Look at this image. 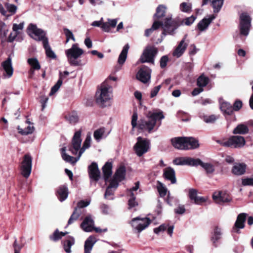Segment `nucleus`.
Returning <instances> with one entry per match:
<instances>
[{
	"label": "nucleus",
	"instance_id": "9d476101",
	"mask_svg": "<svg viewBox=\"0 0 253 253\" xmlns=\"http://www.w3.org/2000/svg\"><path fill=\"white\" fill-rule=\"evenodd\" d=\"M251 18L247 13H243L240 16L239 30L241 35L247 36L249 34Z\"/></svg>",
	"mask_w": 253,
	"mask_h": 253
},
{
	"label": "nucleus",
	"instance_id": "9b49d317",
	"mask_svg": "<svg viewBox=\"0 0 253 253\" xmlns=\"http://www.w3.org/2000/svg\"><path fill=\"white\" fill-rule=\"evenodd\" d=\"M28 33L30 37L37 41H42V44L45 39L46 33L42 29L38 28L36 25L30 24L28 28Z\"/></svg>",
	"mask_w": 253,
	"mask_h": 253
},
{
	"label": "nucleus",
	"instance_id": "052dcab7",
	"mask_svg": "<svg viewBox=\"0 0 253 253\" xmlns=\"http://www.w3.org/2000/svg\"><path fill=\"white\" fill-rule=\"evenodd\" d=\"M162 85H159L154 87L151 91L150 97L153 98L156 96L159 92L160 89L161 88Z\"/></svg>",
	"mask_w": 253,
	"mask_h": 253
},
{
	"label": "nucleus",
	"instance_id": "49530a36",
	"mask_svg": "<svg viewBox=\"0 0 253 253\" xmlns=\"http://www.w3.org/2000/svg\"><path fill=\"white\" fill-rule=\"evenodd\" d=\"M19 133L22 135H28L32 133L34 130V127L33 126L29 125L24 129L20 128L19 126L17 127Z\"/></svg>",
	"mask_w": 253,
	"mask_h": 253
},
{
	"label": "nucleus",
	"instance_id": "2f4dec72",
	"mask_svg": "<svg viewBox=\"0 0 253 253\" xmlns=\"http://www.w3.org/2000/svg\"><path fill=\"white\" fill-rule=\"evenodd\" d=\"M57 196L59 200L62 202L66 200L68 195V188L65 185L60 186L57 190Z\"/></svg>",
	"mask_w": 253,
	"mask_h": 253
},
{
	"label": "nucleus",
	"instance_id": "c9c22d12",
	"mask_svg": "<svg viewBox=\"0 0 253 253\" xmlns=\"http://www.w3.org/2000/svg\"><path fill=\"white\" fill-rule=\"evenodd\" d=\"M118 184L115 180H111L109 185L107 187L104 195L105 198L107 199L108 196L113 194L114 191L112 189H116Z\"/></svg>",
	"mask_w": 253,
	"mask_h": 253
},
{
	"label": "nucleus",
	"instance_id": "393cba45",
	"mask_svg": "<svg viewBox=\"0 0 253 253\" xmlns=\"http://www.w3.org/2000/svg\"><path fill=\"white\" fill-rule=\"evenodd\" d=\"M126 173V168L124 166H120L116 170L113 178L111 180H115L118 184L125 178Z\"/></svg>",
	"mask_w": 253,
	"mask_h": 253
},
{
	"label": "nucleus",
	"instance_id": "f03ea898",
	"mask_svg": "<svg viewBox=\"0 0 253 253\" xmlns=\"http://www.w3.org/2000/svg\"><path fill=\"white\" fill-rule=\"evenodd\" d=\"M179 26L178 22L175 20L172 19L170 17L166 18L164 23L155 21L151 28L145 30V35L146 37H149L154 30L161 26L163 29L162 34L165 36L167 34L172 35Z\"/></svg>",
	"mask_w": 253,
	"mask_h": 253
},
{
	"label": "nucleus",
	"instance_id": "2eb2a0df",
	"mask_svg": "<svg viewBox=\"0 0 253 253\" xmlns=\"http://www.w3.org/2000/svg\"><path fill=\"white\" fill-rule=\"evenodd\" d=\"M187 37V35L186 34L179 42L172 53V55L173 56L179 58L184 53L188 46V43L185 42Z\"/></svg>",
	"mask_w": 253,
	"mask_h": 253
},
{
	"label": "nucleus",
	"instance_id": "a18cd8bd",
	"mask_svg": "<svg viewBox=\"0 0 253 253\" xmlns=\"http://www.w3.org/2000/svg\"><path fill=\"white\" fill-rule=\"evenodd\" d=\"M201 167L206 170L208 174H212L215 170L214 166L211 163H205L202 162Z\"/></svg>",
	"mask_w": 253,
	"mask_h": 253
},
{
	"label": "nucleus",
	"instance_id": "69168bd1",
	"mask_svg": "<svg viewBox=\"0 0 253 253\" xmlns=\"http://www.w3.org/2000/svg\"><path fill=\"white\" fill-rule=\"evenodd\" d=\"M196 19V17L193 16L187 17L184 20L185 25L189 26L192 24Z\"/></svg>",
	"mask_w": 253,
	"mask_h": 253
},
{
	"label": "nucleus",
	"instance_id": "f704fd0d",
	"mask_svg": "<svg viewBox=\"0 0 253 253\" xmlns=\"http://www.w3.org/2000/svg\"><path fill=\"white\" fill-rule=\"evenodd\" d=\"M109 132H106L104 127H101L96 129L93 133V136L95 140L99 141L101 139L106 137L108 134Z\"/></svg>",
	"mask_w": 253,
	"mask_h": 253
},
{
	"label": "nucleus",
	"instance_id": "09e8293b",
	"mask_svg": "<svg viewBox=\"0 0 253 253\" xmlns=\"http://www.w3.org/2000/svg\"><path fill=\"white\" fill-rule=\"evenodd\" d=\"M209 83V78L204 76H200L197 79V85L201 87H204Z\"/></svg>",
	"mask_w": 253,
	"mask_h": 253
},
{
	"label": "nucleus",
	"instance_id": "39448f33",
	"mask_svg": "<svg viewBox=\"0 0 253 253\" xmlns=\"http://www.w3.org/2000/svg\"><path fill=\"white\" fill-rule=\"evenodd\" d=\"M172 146L180 150L193 149L199 146L198 141L192 137H177L171 139Z\"/></svg>",
	"mask_w": 253,
	"mask_h": 253
},
{
	"label": "nucleus",
	"instance_id": "a878e982",
	"mask_svg": "<svg viewBox=\"0 0 253 253\" xmlns=\"http://www.w3.org/2000/svg\"><path fill=\"white\" fill-rule=\"evenodd\" d=\"M215 18V16L211 15L208 18H204L200 21L197 25L198 29L201 32L206 30L211 23Z\"/></svg>",
	"mask_w": 253,
	"mask_h": 253
},
{
	"label": "nucleus",
	"instance_id": "3c124183",
	"mask_svg": "<svg viewBox=\"0 0 253 253\" xmlns=\"http://www.w3.org/2000/svg\"><path fill=\"white\" fill-rule=\"evenodd\" d=\"M64 34L66 37V42L67 43L70 39H72L74 42L75 41V38L72 32L67 28H64Z\"/></svg>",
	"mask_w": 253,
	"mask_h": 253
},
{
	"label": "nucleus",
	"instance_id": "37998d69",
	"mask_svg": "<svg viewBox=\"0 0 253 253\" xmlns=\"http://www.w3.org/2000/svg\"><path fill=\"white\" fill-rule=\"evenodd\" d=\"M201 118L207 124H212L214 123L218 117L214 115H203L201 116Z\"/></svg>",
	"mask_w": 253,
	"mask_h": 253
},
{
	"label": "nucleus",
	"instance_id": "8fccbe9b",
	"mask_svg": "<svg viewBox=\"0 0 253 253\" xmlns=\"http://www.w3.org/2000/svg\"><path fill=\"white\" fill-rule=\"evenodd\" d=\"M157 189L160 196L164 197L166 195L167 189L161 182H158Z\"/></svg>",
	"mask_w": 253,
	"mask_h": 253
},
{
	"label": "nucleus",
	"instance_id": "1a4fd4ad",
	"mask_svg": "<svg viewBox=\"0 0 253 253\" xmlns=\"http://www.w3.org/2000/svg\"><path fill=\"white\" fill-rule=\"evenodd\" d=\"M137 141L133 148L136 155L138 157H141L149 151L150 142L149 140L143 139L140 136L137 137Z\"/></svg>",
	"mask_w": 253,
	"mask_h": 253
},
{
	"label": "nucleus",
	"instance_id": "ea45409f",
	"mask_svg": "<svg viewBox=\"0 0 253 253\" xmlns=\"http://www.w3.org/2000/svg\"><path fill=\"white\" fill-rule=\"evenodd\" d=\"M78 156L76 158H74L72 156L68 155L66 153H63L62 156V159L66 162L70 163L71 164H75L80 159L81 156H79V152L77 154Z\"/></svg>",
	"mask_w": 253,
	"mask_h": 253
},
{
	"label": "nucleus",
	"instance_id": "a211bd4d",
	"mask_svg": "<svg viewBox=\"0 0 253 253\" xmlns=\"http://www.w3.org/2000/svg\"><path fill=\"white\" fill-rule=\"evenodd\" d=\"M1 65L4 71L3 76L7 78H10L13 73V69L11 58L8 57L5 61L2 63Z\"/></svg>",
	"mask_w": 253,
	"mask_h": 253
},
{
	"label": "nucleus",
	"instance_id": "680f3d73",
	"mask_svg": "<svg viewBox=\"0 0 253 253\" xmlns=\"http://www.w3.org/2000/svg\"><path fill=\"white\" fill-rule=\"evenodd\" d=\"M137 119H138L137 113L136 112H134L132 116L131 123L133 128L136 127V126H137Z\"/></svg>",
	"mask_w": 253,
	"mask_h": 253
},
{
	"label": "nucleus",
	"instance_id": "4be33fe9",
	"mask_svg": "<svg viewBox=\"0 0 253 253\" xmlns=\"http://www.w3.org/2000/svg\"><path fill=\"white\" fill-rule=\"evenodd\" d=\"M247 214L241 213L239 214L237 218L232 231L234 232L238 233L239 229H242L244 227V223L246 221Z\"/></svg>",
	"mask_w": 253,
	"mask_h": 253
},
{
	"label": "nucleus",
	"instance_id": "412c9836",
	"mask_svg": "<svg viewBox=\"0 0 253 253\" xmlns=\"http://www.w3.org/2000/svg\"><path fill=\"white\" fill-rule=\"evenodd\" d=\"M163 177L166 180L170 181L171 184H175L176 182L175 170L170 167L164 169Z\"/></svg>",
	"mask_w": 253,
	"mask_h": 253
},
{
	"label": "nucleus",
	"instance_id": "603ef678",
	"mask_svg": "<svg viewBox=\"0 0 253 253\" xmlns=\"http://www.w3.org/2000/svg\"><path fill=\"white\" fill-rule=\"evenodd\" d=\"M5 7L7 11L11 13V14H14L15 13L17 10V6L13 4L6 3Z\"/></svg>",
	"mask_w": 253,
	"mask_h": 253
},
{
	"label": "nucleus",
	"instance_id": "58836bf2",
	"mask_svg": "<svg viewBox=\"0 0 253 253\" xmlns=\"http://www.w3.org/2000/svg\"><path fill=\"white\" fill-rule=\"evenodd\" d=\"M82 211L80 210L78 208H75L74 211L70 216L68 221V224L70 225L77 220L80 216L81 215Z\"/></svg>",
	"mask_w": 253,
	"mask_h": 253
},
{
	"label": "nucleus",
	"instance_id": "5701e85b",
	"mask_svg": "<svg viewBox=\"0 0 253 253\" xmlns=\"http://www.w3.org/2000/svg\"><path fill=\"white\" fill-rule=\"evenodd\" d=\"M198 191L196 189L191 188L189 189L188 196L191 201H193L195 204L200 205L205 202L206 199L203 197L197 196Z\"/></svg>",
	"mask_w": 253,
	"mask_h": 253
},
{
	"label": "nucleus",
	"instance_id": "0e129e2a",
	"mask_svg": "<svg viewBox=\"0 0 253 253\" xmlns=\"http://www.w3.org/2000/svg\"><path fill=\"white\" fill-rule=\"evenodd\" d=\"M168 60V57L166 55L163 56L161 57L160 60V66L162 68H164L166 67Z\"/></svg>",
	"mask_w": 253,
	"mask_h": 253
},
{
	"label": "nucleus",
	"instance_id": "f3484780",
	"mask_svg": "<svg viewBox=\"0 0 253 253\" xmlns=\"http://www.w3.org/2000/svg\"><path fill=\"white\" fill-rule=\"evenodd\" d=\"M139 187V182L137 181L135 183L134 186L128 190L129 192L128 195L130 197L128 202L129 209L134 208L138 205L137 202L135 201V195L134 192L137 191Z\"/></svg>",
	"mask_w": 253,
	"mask_h": 253
},
{
	"label": "nucleus",
	"instance_id": "6e6552de",
	"mask_svg": "<svg viewBox=\"0 0 253 253\" xmlns=\"http://www.w3.org/2000/svg\"><path fill=\"white\" fill-rule=\"evenodd\" d=\"M151 222V220L149 218L137 217L133 218L129 223L133 228V231L140 233L146 229L150 224Z\"/></svg>",
	"mask_w": 253,
	"mask_h": 253
},
{
	"label": "nucleus",
	"instance_id": "f257e3e1",
	"mask_svg": "<svg viewBox=\"0 0 253 253\" xmlns=\"http://www.w3.org/2000/svg\"><path fill=\"white\" fill-rule=\"evenodd\" d=\"M164 118V115L162 111L149 112L146 119H141L138 121V128L143 131L151 133L156 126V122L161 121Z\"/></svg>",
	"mask_w": 253,
	"mask_h": 253
},
{
	"label": "nucleus",
	"instance_id": "aec40b11",
	"mask_svg": "<svg viewBox=\"0 0 253 253\" xmlns=\"http://www.w3.org/2000/svg\"><path fill=\"white\" fill-rule=\"evenodd\" d=\"M94 225V220L92 216L89 215L87 216L81 224V227L85 232H91Z\"/></svg>",
	"mask_w": 253,
	"mask_h": 253
},
{
	"label": "nucleus",
	"instance_id": "0eeeda50",
	"mask_svg": "<svg viewBox=\"0 0 253 253\" xmlns=\"http://www.w3.org/2000/svg\"><path fill=\"white\" fill-rule=\"evenodd\" d=\"M217 142L222 146L231 148L242 147L246 143L244 137L239 135L232 136L228 139L218 140Z\"/></svg>",
	"mask_w": 253,
	"mask_h": 253
},
{
	"label": "nucleus",
	"instance_id": "b1692460",
	"mask_svg": "<svg viewBox=\"0 0 253 253\" xmlns=\"http://www.w3.org/2000/svg\"><path fill=\"white\" fill-rule=\"evenodd\" d=\"M69 74V72L67 71H64L63 73H62L61 72L59 73V79L57 82L56 84L53 86L52 87L50 92L49 93V95H52L58 90V89H59V88L62 84L63 80L66 76H68Z\"/></svg>",
	"mask_w": 253,
	"mask_h": 253
},
{
	"label": "nucleus",
	"instance_id": "79ce46f5",
	"mask_svg": "<svg viewBox=\"0 0 253 253\" xmlns=\"http://www.w3.org/2000/svg\"><path fill=\"white\" fill-rule=\"evenodd\" d=\"M220 108L222 111L230 115L233 112V107L231 104L228 102H223L220 105Z\"/></svg>",
	"mask_w": 253,
	"mask_h": 253
},
{
	"label": "nucleus",
	"instance_id": "bf43d9fd",
	"mask_svg": "<svg viewBox=\"0 0 253 253\" xmlns=\"http://www.w3.org/2000/svg\"><path fill=\"white\" fill-rule=\"evenodd\" d=\"M242 184L243 186H253V178L242 179Z\"/></svg>",
	"mask_w": 253,
	"mask_h": 253
},
{
	"label": "nucleus",
	"instance_id": "72a5a7b5",
	"mask_svg": "<svg viewBox=\"0 0 253 253\" xmlns=\"http://www.w3.org/2000/svg\"><path fill=\"white\" fill-rule=\"evenodd\" d=\"M43 46L45 49L46 55L48 57L52 59H55L56 58L55 53L49 45L48 39H45L43 41Z\"/></svg>",
	"mask_w": 253,
	"mask_h": 253
},
{
	"label": "nucleus",
	"instance_id": "13d9d810",
	"mask_svg": "<svg viewBox=\"0 0 253 253\" xmlns=\"http://www.w3.org/2000/svg\"><path fill=\"white\" fill-rule=\"evenodd\" d=\"M185 157L176 158L173 160V163L175 165H185Z\"/></svg>",
	"mask_w": 253,
	"mask_h": 253
},
{
	"label": "nucleus",
	"instance_id": "4468645a",
	"mask_svg": "<svg viewBox=\"0 0 253 253\" xmlns=\"http://www.w3.org/2000/svg\"><path fill=\"white\" fill-rule=\"evenodd\" d=\"M151 69L147 66H143L139 70L137 75V79L141 82L147 83L151 78Z\"/></svg>",
	"mask_w": 253,
	"mask_h": 253
},
{
	"label": "nucleus",
	"instance_id": "c03bdc74",
	"mask_svg": "<svg viewBox=\"0 0 253 253\" xmlns=\"http://www.w3.org/2000/svg\"><path fill=\"white\" fill-rule=\"evenodd\" d=\"M28 63L31 66V68L34 70H40V64L36 58H29L27 60Z\"/></svg>",
	"mask_w": 253,
	"mask_h": 253
},
{
	"label": "nucleus",
	"instance_id": "a19ab883",
	"mask_svg": "<svg viewBox=\"0 0 253 253\" xmlns=\"http://www.w3.org/2000/svg\"><path fill=\"white\" fill-rule=\"evenodd\" d=\"M67 234H68L67 232H59L58 229H56L53 234L50 236L49 238L51 240L57 241L60 240L63 236H65Z\"/></svg>",
	"mask_w": 253,
	"mask_h": 253
},
{
	"label": "nucleus",
	"instance_id": "cd10ccee",
	"mask_svg": "<svg viewBox=\"0 0 253 253\" xmlns=\"http://www.w3.org/2000/svg\"><path fill=\"white\" fill-rule=\"evenodd\" d=\"M75 239L71 236L67 237L65 240L62 241L64 250L66 253H71V247L75 244Z\"/></svg>",
	"mask_w": 253,
	"mask_h": 253
},
{
	"label": "nucleus",
	"instance_id": "c85d7f7f",
	"mask_svg": "<svg viewBox=\"0 0 253 253\" xmlns=\"http://www.w3.org/2000/svg\"><path fill=\"white\" fill-rule=\"evenodd\" d=\"M246 165L244 163H235L232 169L233 174L241 175L245 173Z\"/></svg>",
	"mask_w": 253,
	"mask_h": 253
},
{
	"label": "nucleus",
	"instance_id": "864d4df0",
	"mask_svg": "<svg viewBox=\"0 0 253 253\" xmlns=\"http://www.w3.org/2000/svg\"><path fill=\"white\" fill-rule=\"evenodd\" d=\"M168 227V224L165 223L162 224L158 227L154 228V232L156 234H158L160 232H163L165 231Z\"/></svg>",
	"mask_w": 253,
	"mask_h": 253
},
{
	"label": "nucleus",
	"instance_id": "4d7b16f0",
	"mask_svg": "<svg viewBox=\"0 0 253 253\" xmlns=\"http://www.w3.org/2000/svg\"><path fill=\"white\" fill-rule=\"evenodd\" d=\"M191 8V5L190 4H188L185 2L181 3L180 5V9L183 12H189Z\"/></svg>",
	"mask_w": 253,
	"mask_h": 253
},
{
	"label": "nucleus",
	"instance_id": "7ed1b4c3",
	"mask_svg": "<svg viewBox=\"0 0 253 253\" xmlns=\"http://www.w3.org/2000/svg\"><path fill=\"white\" fill-rule=\"evenodd\" d=\"M82 130H79L75 132L72 138L71 145L69 150L72 154L77 155L79 152V156H81L85 149L88 148L90 146L91 140L90 134L87 135L85 140L83 143V147H81L82 140L81 139Z\"/></svg>",
	"mask_w": 253,
	"mask_h": 253
},
{
	"label": "nucleus",
	"instance_id": "774afa93",
	"mask_svg": "<svg viewBox=\"0 0 253 253\" xmlns=\"http://www.w3.org/2000/svg\"><path fill=\"white\" fill-rule=\"evenodd\" d=\"M242 106V102L240 100H236L233 105V110L234 111H238Z\"/></svg>",
	"mask_w": 253,
	"mask_h": 253
},
{
	"label": "nucleus",
	"instance_id": "20e7f679",
	"mask_svg": "<svg viewBox=\"0 0 253 253\" xmlns=\"http://www.w3.org/2000/svg\"><path fill=\"white\" fill-rule=\"evenodd\" d=\"M112 98V88L105 81L101 84L96 92V101L97 104L102 107L110 105V101Z\"/></svg>",
	"mask_w": 253,
	"mask_h": 253
},
{
	"label": "nucleus",
	"instance_id": "6ab92c4d",
	"mask_svg": "<svg viewBox=\"0 0 253 253\" xmlns=\"http://www.w3.org/2000/svg\"><path fill=\"white\" fill-rule=\"evenodd\" d=\"M88 173L90 179L97 181L99 180L100 175L97 164L93 162L88 167Z\"/></svg>",
	"mask_w": 253,
	"mask_h": 253
},
{
	"label": "nucleus",
	"instance_id": "338daca9",
	"mask_svg": "<svg viewBox=\"0 0 253 253\" xmlns=\"http://www.w3.org/2000/svg\"><path fill=\"white\" fill-rule=\"evenodd\" d=\"M100 209L101 210V212L104 214H108L109 213V208L108 206L105 205L104 204H102L100 205Z\"/></svg>",
	"mask_w": 253,
	"mask_h": 253
},
{
	"label": "nucleus",
	"instance_id": "7c9ffc66",
	"mask_svg": "<svg viewBox=\"0 0 253 253\" xmlns=\"http://www.w3.org/2000/svg\"><path fill=\"white\" fill-rule=\"evenodd\" d=\"M112 164L106 162L102 168L103 177L105 181H107L112 174Z\"/></svg>",
	"mask_w": 253,
	"mask_h": 253
},
{
	"label": "nucleus",
	"instance_id": "473e14b6",
	"mask_svg": "<svg viewBox=\"0 0 253 253\" xmlns=\"http://www.w3.org/2000/svg\"><path fill=\"white\" fill-rule=\"evenodd\" d=\"M129 47V46L128 44L125 45L124 46L120 54L119 55L118 60V63L121 66L124 64L126 60Z\"/></svg>",
	"mask_w": 253,
	"mask_h": 253
},
{
	"label": "nucleus",
	"instance_id": "4c0bfd02",
	"mask_svg": "<svg viewBox=\"0 0 253 253\" xmlns=\"http://www.w3.org/2000/svg\"><path fill=\"white\" fill-rule=\"evenodd\" d=\"M248 132L249 128L246 125L240 124L234 128L233 133L234 134H244Z\"/></svg>",
	"mask_w": 253,
	"mask_h": 253
},
{
	"label": "nucleus",
	"instance_id": "e433bc0d",
	"mask_svg": "<svg viewBox=\"0 0 253 253\" xmlns=\"http://www.w3.org/2000/svg\"><path fill=\"white\" fill-rule=\"evenodd\" d=\"M166 7L163 5H160L156 9V13L154 16L155 21L165 16Z\"/></svg>",
	"mask_w": 253,
	"mask_h": 253
},
{
	"label": "nucleus",
	"instance_id": "5fc2aeb1",
	"mask_svg": "<svg viewBox=\"0 0 253 253\" xmlns=\"http://www.w3.org/2000/svg\"><path fill=\"white\" fill-rule=\"evenodd\" d=\"M90 204V201L82 200L79 202L77 204V206L75 208H78L80 210H82V209L86 207Z\"/></svg>",
	"mask_w": 253,
	"mask_h": 253
},
{
	"label": "nucleus",
	"instance_id": "dca6fc26",
	"mask_svg": "<svg viewBox=\"0 0 253 253\" xmlns=\"http://www.w3.org/2000/svg\"><path fill=\"white\" fill-rule=\"evenodd\" d=\"M214 201L218 204L230 202L232 199L229 194L222 192H214L212 195Z\"/></svg>",
	"mask_w": 253,
	"mask_h": 253
},
{
	"label": "nucleus",
	"instance_id": "6e6d98bb",
	"mask_svg": "<svg viewBox=\"0 0 253 253\" xmlns=\"http://www.w3.org/2000/svg\"><path fill=\"white\" fill-rule=\"evenodd\" d=\"M67 118L71 124H75L79 120L77 115L75 113L69 115Z\"/></svg>",
	"mask_w": 253,
	"mask_h": 253
},
{
	"label": "nucleus",
	"instance_id": "e2e57ef3",
	"mask_svg": "<svg viewBox=\"0 0 253 253\" xmlns=\"http://www.w3.org/2000/svg\"><path fill=\"white\" fill-rule=\"evenodd\" d=\"M174 212L178 214H182L185 212V209L184 205H179L174 209Z\"/></svg>",
	"mask_w": 253,
	"mask_h": 253
},
{
	"label": "nucleus",
	"instance_id": "bb28decb",
	"mask_svg": "<svg viewBox=\"0 0 253 253\" xmlns=\"http://www.w3.org/2000/svg\"><path fill=\"white\" fill-rule=\"evenodd\" d=\"M118 21V19H108L107 22H103L102 24L101 29L105 32H110L111 28L116 26Z\"/></svg>",
	"mask_w": 253,
	"mask_h": 253
},
{
	"label": "nucleus",
	"instance_id": "f8f14e48",
	"mask_svg": "<svg viewBox=\"0 0 253 253\" xmlns=\"http://www.w3.org/2000/svg\"><path fill=\"white\" fill-rule=\"evenodd\" d=\"M158 50L156 47L151 46L146 47L139 59L140 62L154 64V58Z\"/></svg>",
	"mask_w": 253,
	"mask_h": 253
},
{
	"label": "nucleus",
	"instance_id": "ddd939ff",
	"mask_svg": "<svg viewBox=\"0 0 253 253\" xmlns=\"http://www.w3.org/2000/svg\"><path fill=\"white\" fill-rule=\"evenodd\" d=\"M32 158L29 155H25L24 156L23 160L21 163L20 167L22 175L27 178L31 174L32 170Z\"/></svg>",
	"mask_w": 253,
	"mask_h": 253
},
{
	"label": "nucleus",
	"instance_id": "c756f323",
	"mask_svg": "<svg viewBox=\"0 0 253 253\" xmlns=\"http://www.w3.org/2000/svg\"><path fill=\"white\" fill-rule=\"evenodd\" d=\"M96 240L93 236H89L85 241L84 246V253H90Z\"/></svg>",
	"mask_w": 253,
	"mask_h": 253
},
{
	"label": "nucleus",
	"instance_id": "423d86ee",
	"mask_svg": "<svg viewBox=\"0 0 253 253\" xmlns=\"http://www.w3.org/2000/svg\"><path fill=\"white\" fill-rule=\"evenodd\" d=\"M84 53L82 49L77 44L72 45L71 48L65 50V54L69 64L72 66H79L80 62L77 59Z\"/></svg>",
	"mask_w": 253,
	"mask_h": 253
},
{
	"label": "nucleus",
	"instance_id": "de8ad7c7",
	"mask_svg": "<svg viewBox=\"0 0 253 253\" xmlns=\"http://www.w3.org/2000/svg\"><path fill=\"white\" fill-rule=\"evenodd\" d=\"M222 235L221 229L216 227L214 230L213 234L211 237V240L213 243H215L218 239L221 238Z\"/></svg>",
	"mask_w": 253,
	"mask_h": 253
}]
</instances>
